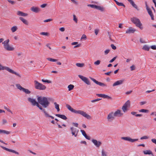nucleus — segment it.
I'll use <instances>...</instances> for the list:
<instances>
[{"label":"nucleus","mask_w":156,"mask_h":156,"mask_svg":"<svg viewBox=\"0 0 156 156\" xmlns=\"http://www.w3.org/2000/svg\"><path fill=\"white\" fill-rule=\"evenodd\" d=\"M28 101L30 102L33 105H36L41 110L44 112V116L46 118H49L50 117L52 119H54V117L50 115L47 112L45 111V109L44 108H43L41 105H39L38 102H37L35 99L30 98H28Z\"/></svg>","instance_id":"f257e3e1"},{"label":"nucleus","mask_w":156,"mask_h":156,"mask_svg":"<svg viewBox=\"0 0 156 156\" xmlns=\"http://www.w3.org/2000/svg\"><path fill=\"white\" fill-rule=\"evenodd\" d=\"M37 100L39 104L41 105L42 107L44 108H47L50 104L49 101L50 100V98L40 96L38 97Z\"/></svg>","instance_id":"f03ea898"},{"label":"nucleus","mask_w":156,"mask_h":156,"mask_svg":"<svg viewBox=\"0 0 156 156\" xmlns=\"http://www.w3.org/2000/svg\"><path fill=\"white\" fill-rule=\"evenodd\" d=\"M67 108L71 112L77 114L81 115L83 116L86 118L87 119H90L91 118L90 116L87 114L86 112L81 110H76L73 108L69 105L67 104L66 105Z\"/></svg>","instance_id":"7ed1b4c3"},{"label":"nucleus","mask_w":156,"mask_h":156,"mask_svg":"<svg viewBox=\"0 0 156 156\" xmlns=\"http://www.w3.org/2000/svg\"><path fill=\"white\" fill-rule=\"evenodd\" d=\"M131 20L134 24L136 25L137 27L139 28L141 30L143 29V28L142 26V24L139 19L135 17H133L131 18Z\"/></svg>","instance_id":"20e7f679"},{"label":"nucleus","mask_w":156,"mask_h":156,"mask_svg":"<svg viewBox=\"0 0 156 156\" xmlns=\"http://www.w3.org/2000/svg\"><path fill=\"white\" fill-rule=\"evenodd\" d=\"M4 69L6 70L7 71H8L10 73H11L12 74H15L16 75H17V76H19V77H21V76L19 73L14 72L13 70L10 69L8 67L3 66L0 63V70H3Z\"/></svg>","instance_id":"39448f33"},{"label":"nucleus","mask_w":156,"mask_h":156,"mask_svg":"<svg viewBox=\"0 0 156 156\" xmlns=\"http://www.w3.org/2000/svg\"><path fill=\"white\" fill-rule=\"evenodd\" d=\"M35 83V87L36 89L40 90H44L46 88V86L36 80L34 81Z\"/></svg>","instance_id":"423d86ee"},{"label":"nucleus","mask_w":156,"mask_h":156,"mask_svg":"<svg viewBox=\"0 0 156 156\" xmlns=\"http://www.w3.org/2000/svg\"><path fill=\"white\" fill-rule=\"evenodd\" d=\"M70 129L72 135L74 136L75 137H76L79 132V130L73 127H71Z\"/></svg>","instance_id":"0eeeda50"},{"label":"nucleus","mask_w":156,"mask_h":156,"mask_svg":"<svg viewBox=\"0 0 156 156\" xmlns=\"http://www.w3.org/2000/svg\"><path fill=\"white\" fill-rule=\"evenodd\" d=\"M79 77L85 83L88 85L90 84V83L88 79L86 77L81 76V75H78Z\"/></svg>","instance_id":"6e6552de"},{"label":"nucleus","mask_w":156,"mask_h":156,"mask_svg":"<svg viewBox=\"0 0 156 156\" xmlns=\"http://www.w3.org/2000/svg\"><path fill=\"white\" fill-rule=\"evenodd\" d=\"M90 78L94 83H95L99 85L100 86H102V87H106L107 86V85L106 84H105L103 83L98 82V81L94 79L91 77H90Z\"/></svg>","instance_id":"1a4fd4ad"},{"label":"nucleus","mask_w":156,"mask_h":156,"mask_svg":"<svg viewBox=\"0 0 156 156\" xmlns=\"http://www.w3.org/2000/svg\"><path fill=\"white\" fill-rule=\"evenodd\" d=\"M122 139L131 142H134L135 141H137L138 140V139H132L129 137H122L121 138Z\"/></svg>","instance_id":"9d476101"},{"label":"nucleus","mask_w":156,"mask_h":156,"mask_svg":"<svg viewBox=\"0 0 156 156\" xmlns=\"http://www.w3.org/2000/svg\"><path fill=\"white\" fill-rule=\"evenodd\" d=\"M114 119V114L113 112H111L109 113L107 117V119L109 122L112 121Z\"/></svg>","instance_id":"9b49d317"},{"label":"nucleus","mask_w":156,"mask_h":156,"mask_svg":"<svg viewBox=\"0 0 156 156\" xmlns=\"http://www.w3.org/2000/svg\"><path fill=\"white\" fill-rule=\"evenodd\" d=\"M0 147L2 148L3 149L5 150L6 151H7L9 152H12L13 153H15V154H19V153L18 152L14 150L9 149L8 148H7L6 147H5L2 146H0Z\"/></svg>","instance_id":"f8f14e48"},{"label":"nucleus","mask_w":156,"mask_h":156,"mask_svg":"<svg viewBox=\"0 0 156 156\" xmlns=\"http://www.w3.org/2000/svg\"><path fill=\"white\" fill-rule=\"evenodd\" d=\"M92 142L97 147H99L101 144L102 143L100 141H98L96 140L92 139Z\"/></svg>","instance_id":"ddd939ff"},{"label":"nucleus","mask_w":156,"mask_h":156,"mask_svg":"<svg viewBox=\"0 0 156 156\" xmlns=\"http://www.w3.org/2000/svg\"><path fill=\"white\" fill-rule=\"evenodd\" d=\"M4 48L7 51H12L14 50L13 47L10 46L9 44H4Z\"/></svg>","instance_id":"4468645a"},{"label":"nucleus","mask_w":156,"mask_h":156,"mask_svg":"<svg viewBox=\"0 0 156 156\" xmlns=\"http://www.w3.org/2000/svg\"><path fill=\"white\" fill-rule=\"evenodd\" d=\"M125 81L124 79L118 80L113 84V87L122 84Z\"/></svg>","instance_id":"2eb2a0df"},{"label":"nucleus","mask_w":156,"mask_h":156,"mask_svg":"<svg viewBox=\"0 0 156 156\" xmlns=\"http://www.w3.org/2000/svg\"><path fill=\"white\" fill-rule=\"evenodd\" d=\"M121 111L120 110L118 109L114 113V116L115 117H120L123 115V113L121 112Z\"/></svg>","instance_id":"dca6fc26"},{"label":"nucleus","mask_w":156,"mask_h":156,"mask_svg":"<svg viewBox=\"0 0 156 156\" xmlns=\"http://www.w3.org/2000/svg\"><path fill=\"white\" fill-rule=\"evenodd\" d=\"M136 30L135 29L133 28L132 27H129L127 30L126 31V33L127 34H131L133 33Z\"/></svg>","instance_id":"f3484780"},{"label":"nucleus","mask_w":156,"mask_h":156,"mask_svg":"<svg viewBox=\"0 0 156 156\" xmlns=\"http://www.w3.org/2000/svg\"><path fill=\"white\" fill-rule=\"evenodd\" d=\"M147 10V11L148 14L150 16L151 20H154V16L151 9H148Z\"/></svg>","instance_id":"a211bd4d"},{"label":"nucleus","mask_w":156,"mask_h":156,"mask_svg":"<svg viewBox=\"0 0 156 156\" xmlns=\"http://www.w3.org/2000/svg\"><path fill=\"white\" fill-rule=\"evenodd\" d=\"M31 10L37 13L40 10V9L37 7L33 6L31 8Z\"/></svg>","instance_id":"6ab92c4d"},{"label":"nucleus","mask_w":156,"mask_h":156,"mask_svg":"<svg viewBox=\"0 0 156 156\" xmlns=\"http://www.w3.org/2000/svg\"><path fill=\"white\" fill-rule=\"evenodd\" d=\"M80 131L82 133L83 135L84 136V137L88 140H90V136L87 135L85 131L83 130H81Z\"/></svg>","instance_id":"aec40b11"},{"label":"nucleus","mask_w":156,"mask_h":156,"mask_svg":"<svg viewBox=\"0 0 156 156\" xmlns=\"http://www.w3.org/2000/svg\"><path fill=\"white\" fill-rule=\"evenodd\" d=\"M17 14L19 16H26L28 15L27 13L23 12L20 11H17Z\"/></svg>","instance_id":"412c9836"},{"label":"nucleus","mask_w":156,"mask_h":156,"mask_svg":"<svg viewBox=\"0 0 156 156\" xmlns=\"http://www.w3.org/2000/svg\"><path fill=\"white\" fill-rule=\"evenodd\" d=\"M55 115L58 117L59 118H60L64 120H66L67 119V118L64 115H61L59 114H57Z\"/></svg>","instance_id":"4be33fe9"},{"label":"nucleus","mask_w":156,"mask_h":156,"mask_svg":"<svg viewBox=\"0 0 156 156\" xmlns=\"http://www.w3.org/2000/svg\"><path fill=\"white\" fill-rule=\"evenodd\" d=\"M143 152L145 154H151L152 156H154L152 152L150 150L144 151Z\"/></svg>","instance_id":"5701e85b"},{"label":"nucleus","mask_w":156,"mask_h":156,"mask_svg":"<svg viewBox=\"0 0 156 156\" xmlns=\"http://www.w3.org/2000/svg\"><path fill=\"white\" fill-rule=\"evenodd\" d=\"M20 20H21L24 24L28 25V22L27 21L26 19H24L22 17H20Z\"/></svg>","instance_id":"b1692460"},{"label":"nucleus","mask_w":156,"mask_h":156,"mask_svg":"<svg viewBox=\"0 0 156 156\" xmlns=\"http://www.w3.org/2000/svg\"><path fill=\"white\" fill-rule=\"evenodd\" d=\"M0 133H3L6 134H9L10 133V132L6 130L0 129Z\"/></svg>","instance_id":"393cba45"},{"label":"nucleus","mask_w":156,"mask_h":156,"mask_svg":"<svg viewBox=\"0 0 156 156\" xmlns=\"http://www.w3.org/2000/svg\"><path fill=\"white\" fill-rule=\"evenodd\" d=\"M16 86L18 89L20 90H22V91L24 88L22 87L19 84H16Z\"/></svg>","instance_id":"a878e982"},{"label":"nucleus","mask_w":156,"mask_h":156,"mask_svg":"<svg viewBox=\"0 0 156 156\" xmlns=\"http://www.w3.org/2000/svg\"><path fill=\"white\" fill-rule=\"evenodd\" d=\"M129 2L132 5V6L134 8H135L137 10H138V7L137 6V5L135 4V3H134V2H133V1L132 0H131L130 2Z\"/></svg>","instance_id":"bb28decb"},{"label":"nucleus","mask_w":156,"mask_h":156,"mask_svg":"<svg viewBox=\"0 0 156 156\" xmlns=\"http://www.w3.org/2000/svg\"><path fill=\"white\" fill-rule=\"evenodd\" d=\"M123 105L126 107H129L130 106V101L129 100L127 101L126 103L124 104Z\"/></svg>","instance_id":"cd10ccee"},{"label":"nucleus","mask_w":156,"mask_h":156,"mask_svg":"<svg viewBox=\"0 0 156 156\" xmlns=\"http://www.w3.org/2000/svg\"><path fill=\"white\" fill-rule=\"evenodd\" d=\"M142 49L146 51H148L150 49V47L147 45H144L143 46Z\"/></svg>","instance_id":"c85d7f7f"},{"label":"nucleus","mask_w":156,"mask_h":156,"mask_svg":"<svg viewBox=\"0 0 156 156\" xmlns=\"http://www.w3.org/2000/svg\"><path fill=\"white\" fill-rule=\"evenodd\" d=\"M54 104L55 105V108L57 110L58 112L60 111V109L59 108V105L56 102L54 103Z\"/></svg>","instance_id":"c756f323"},{"label":"nucleus","mask_w":156,"mask_h":156,"mask_svg":"<svg viewBox=\"0 0 156 156\" xmlns=\"http://www.w3.org/2000/svg\"><path fill=\"white\" fill-rule=\"evenodd\" d=\"M17 30V27L16 26H14L11 28V30L12 32H14Z\"/></svg>","instance_id":"7c9ffc66"},{"label":"nucleus","mask_w":156,"mask_h":156,"mask_svg":"<svg viewBox=\"0 0 156 156\" xmlns=\"http://www.w3.org/2000/svg\"><path fill=\"white\" fill-rule=\"evenodd\" d=\"M74 86L72 84H70L69 85H68V90L69 91H70L72 90Z\"/></svg>","instance_id":"2f4dec72"},{"label":"nucleus","mask_w":156,"mask_h":156,"mask_svg":"<svg viewBox=\"0 0 156 156\" xmlns=\"http://www.w3.org/2000/svg\"><path fill=\"white\" fill-rule=\"evenodd\" d=\"M102 98H107V99H112V98L111 97H110L108 95H105V94H103V96H102Z\"/></svg>","instance_id":"473e14b6"},{"label":"nucleus","mask_w":156,"mask_h":156,"mask_svg":"<svg viewBox=\"0 0 156 156\" xmlns=\"http://www.w3.org/2000/svg\"><path fill=\"white\" fill-rule=\"evenodd\" d=\"M23 91L25 92L26 94H29L31 92L28 89L24 88Z\"/></svg>","instance_id":"72a5a7b5"},{"label":"nucleus","mask_w":156,"mask_h":156,"mask_svg":"<svg viewBox=\"0 0 156 156\" xmlns=\"http://www.w3.org/2000/svg\"><path fill=\"white\" fill-rule=\"evenodd\" d=\"M76 65L78 67H82L84 66V64L83 63H77L76 64Z\"/></svg>","instance_id":"f704fd0d"},{"label":"nucleus","mask_w":156,"mask_h":156,"mask_svg":"<svg viewBox=\"0 0 156 156\" xmlns=\"http://www.w3.org/2000/svg\"><path fill=\"white\" fill-rule=\"evenodd\" d=\"M96 9L101 11H103L104 10V8L103 7H101L100 6L96 5Z\"/></svg>","instance_id":"c9c22d12"},{"label":"nucleus","mask_w":156,"mask_h":156,"mask_svg":"<svg viewBox=\"0 0 156 156\" xmlns=\"http://www.w3.org/2000/svg\"><path fill=\"white\" fill-rule=\"evenodd\" d=\"M47 60H48L49 61H51V62H56L58 60V59H54L51 58H47Z\"/></svg>","instance_id":"e433bc0d"},{"label":"nucleus","mask_w":156,"mask_h":156,"mask_svg":"<svg viewBox=\"0 0 156 156\" xmlns=\"http://www.w3.org/2000/svg\"><path fill=\"white\" fill-rule=\"evenodd\" d=\"M122 109L124 112H127L128 110L127 107L123 105L122 108Z\"/></svg>","instance_id":"4c0bfd02"},{"label":"nucleus","mask_w":156,"mask_h":156,"mask_svg":"<svg viewBox=\"0 0 156 156\" xmlns=\"http://www.w3.org/2000/svg\"><path fill=\"white\" fill-rule=\"evenodd\" d=\"M101 155L102 156H107V153L102 150L101 151Z\"/></svg>","instance_id":"58836bf2"},{"label":"nucleus","mask_w":156,"mask_h":156,"mask_svg":"<svg viewBox=\"0 0 156 156\" xmlns=\"http://www.w3.org/2000/svg\"><path fill=\"white\" fill-rule=\"evenodd\" d=\"M41 81L43 82L47 83H51V81L47 80H45L42 79Z\"/></svg>","instance_id":"ea45409f"},{"label":"nucleus","mask_w":156,"mask_h":156,"mask_svg":"<svg viewBox=\"0 0 156 156\" xmlns=\"http://www.w3.org/2000/svg\"><path fill=\"white\" fill-rule=\"evenodd\" d=\"M140 112L147 113L149 112L148 110L147 109H141L139 111Z\"/></svg>","instance_id":"a19ab883"},{"label":"nucleus","mask_w":156,"mask_h":156,"mask_svg":"<svg viewBox=\"0 0 156 156\" xmlns=\"http://www.w3.org/2000/svg\"><path fill=\"white\" fill-rule=\"evenodd\" d=\"M87 6L88 7H90L92 8L96 9V5L93 4H88L87 5Z\"/></svg>","instance_id":"79ce46f5"},{"label":"nucleus","mask_w":156,"mask_h":156,"mask_svg":"<svg viewBox=\"0 0 156 156\" xmlns=\"http://www.w3.org/2000/svg\"><path fill=\"white\" fill-rule=\"evenodd\" d=\"M50 118H51H51L50 117L49 118H47V119L49 121H51V122L53 124H56V122H55V121H54V120H51H51H50Z\"/></svg>","instance_id":"37998d69"},{"label":"nucleus","mask_w":156,"mask_h":156,"mask_svg":"<svg viewBox=\"0 0 156 156\" xmlns=\"http://www.w3.org/2000/svg\"><path fill=\"white\" fill-rule=\"evenodd\" d=\"M101 62V61L100 60H98L96 62H94V64L95 65H99Z\"/></svg>","instance_id":"c03bdc74"},{"label":"nucleus","mask_w":156,"mask_h":156,"mask_svg":"<svg viewBox=\"0 0 156 156\" xmlns=\"http://www.w3.org/2000/svg\"><path fill=\"white\" fill-rule=\"evenodd\" d=\"M9 39H7L6 41H5L3 42H2V44H9Z\"/></svg>","instance_id":"a18cd8bd"},{"label":"nucleus","mask_w":156,"mask_h":156,"mask_svg":"<svg viewBox=\"0 0 156 156\" xmlns=\"http://www.w3.org/2000/svg\"><path fill=\"white\" fill-rule=\"evenodd\" d=\"M4 108L8 112H10L12 114V112L11 110L9 108H7V107L5 106H4Z\"/></svg>","instance_id":"49530a36"},{"label":"nucleus","mask_w":156,"mask_h":156,"mask_svg":"<svg viewBox=\"0 0 156 156\" xmlns=\"http://www.w3.org/2000/svg\"><path fill=\"white\" fill-rule=\"evenodd\" d=\"M117 3V5L119 6H123L124 7H125V5L122 3L118 2Z\"/></svg>","instance_id":"de8ad7c7"},{"label":"nucleus","mask_w":156,"mask_h":156,"mask_svg":"<svg viewBox=\"0 0 156 156\" xmlns=\"http://www.w3.org/2000/svg\"><path fill=\"white\" fill-rule=\"evenodd\" d=\"M73 20L76 23H77V18H76V16L75 15H73Z\"/></svg>","instance_id":"09e8293b"},{"label":"nucleus","mask_w":156,"mask_h":156,"mask_svg":"<svg viewBox=\"0 0 156 156\" xmlns=\"http://www.w3.org/2000/svg\"><path fill=\"white\" fill-rule=\"evenodd\" d=\"M117 57V56H116L114 57L111 60L109 61V62L110 63L112 62L115 60V59H116Z\"/></svg>","instance_id":"8fccbe9b"},{"label":"nucleus","mask_w":156,"mask_h":156,"mask_svg":"<svg viewBox=\"0 0 156 156\" xmlns=\"http://www.w3.org/2000/svg\"><path fill=\"white\" fill-rule=\"evenodd\" d=\"M111 46L113 50H115L116 49V47L113 44H112L111 45Z\"/></svg>","instance_id":"3c124183"},{"label":"nucleus","mask_w":156,"mask_h":156,"mask_svg":"<svg viewBox=\"0 0 156 156\" xmlns=\"http://www.w3.org/2000/svg\"><path fill=\"white\" fill-rule=\"evenodd\" d=\"M130 68L131 71H133L135 70V66L134 65H133L130 67Z\"/></svg>","instance_id":"603ef678"},{"label":"nucleus","mask_w":156,"mask_h":156,"mask_svg":"<svg viewBox=\"0 0 156 156\" xmlns=\"http://www.w3.org/2000/svg\"><path fill=\"white\" fill-rule=\"evenodd\" d=\"M110 51V50L109 49H107L105 51L104 53L105 55H107Z\"/></svg>","instance_id":"864d4df0"},{"label":"nucleus","mask_w":156,"mask_h":156,"mask_svg":"<svg viewBox=\"0 0 156 156\" xmlns=\"http://www.w3.org/2000/svg\"><path fill=\"white\" fill-rule=\"evenodd\" d=\"M7 1L12 5H13L15 3V2L14 1L10 0H8Z\"/></svg>","instance_id":"5fc2aeb1"},{"label":"nucleus","mask_w":156,"mask_h":156,"mask_svg":"<svg viewBox=\"0 0 156 156\" xmlns=\"http://www.w3.org/2000/svg\"><path fill=\"white\" fill-rule=\"evenodd\" d=\"M148 138V137L147 136H144L143 137H142L140 138L141 140H143V139H147Z\"/></svg>","instance_id":"6e6d98bb"},{"label":"nucleus","mask_w":156,"mask_h":156,"mask_svg":"<svg viewBox=\"0 0 156 156\" xmlns=\"http://www.w3.org/2000/svg\"><path fill=\"white\" fill-rule=\"evenodd\" d=\"M41 34L47 36L48 34V33L47 32H42L41 33Z\"/></svg>","instance_id":"4d7b16f0"},{"label":"nucleus","mask_w":156,"mask_h":156,"mask_svg":"<svg viewBox=\"0 0 156 156\" xmlns=\"http://www.w3.org/2000/svg\"><path fill=\"white\" fill-rule=\"evenodd\" d=\"M86 39H87V37H86V35H85L84 34H83L82 36V37H81V39H84V40H86Z\"/></svg>","instance_id":"13d9d810"},{"label":"nucleus","mask_w":156,"mask_h":156,"mask_svg":"<svg viewBox=\"0 0 156 156\" xmlns=\"http://www.w3.org/2000/svg\"><path fill=\"white\" fill-rule=\"evenodd\" d=\"M151 48L153 50H156V46L155 45H152L151 46Z\"/></svg>","instance_id":"bf43d9fd"},{"label":"nucleus","mask_w":156,"mask_h":156,"mask_svg":"<svg viewBox=\"0 0 156 156\" xmlns=\"http://www.w3.org/2000/svg\"><path fill=\"white\" fill-rule=\"evenodd\" d=\"M52 20V19H48L46 20H44V22H48L51 21Z\"/></svg>","instance_id":"052dcab7"},{"label":"nucleus","mask_w":156,"mask_h":156,"mask_svg":"<svg viewBox=\"0 0 156 156\" xmlns=\"http://www.w3.org/2000/svg\"><path fill=\"white\" fill-rule=\"evenodd\" d=\"M72 125L76 127H78V124L77 123L73 122L72 123Z\"/></svg>","instance_id":"680f3d73"},{"label":"nucleus","mask_w":156,"mask_h":156,"mask_svg":"<svg viewBox=\"0 0 156 156\" xmlns=\"http://www.w3.org/2000/svg\"><path fill=\"white\" fill-rule=\"evenodd\" d=\"M147 103L146 101H141L140 102V104L141 105H143L145 104H146Z\"/></svg>","instance_id":"e2e57ef3"},{"label":"nucleus","mask_w":156,"mask_h":156,"mask_svg":"<svg viewBox=\"0 0 156 156\" xmlns=\"http://www.w3.org/2000/svg\"><path fill=\"white\" fill-rule=\"evenodd\" d=\"M59 30L63 32V31H65V28L64 27H61L60 28H59Z\"/></svg>","instance_id":"0e129e2a"},{"label":"nucleus","mask_w":156,"mask_h":156,"mask_svg":"<svg viewBox=\"0 0 156 156\" xmlns=\"http://www.w3.org/2000/svg\"><path fill=\"white\" fill-rule=\"evenodd\" d=\"M151 140L153 143L156 144V139H151Z\"/></svg>","instance_id":"69168bd1"},{"label":"nucleus","mask_w":156,"mask_h":156,"mask_svg":"<svg viewBox=\"0 0 156 156\" xmlns=\"http://www.w3.org/2000/svg\"><path fill=\"white\" fill-rule=\"evenodd\" d=\"M112 72V71H109L107 73H105V74L106 75L109 76L110 74Z\"/></svg>","instance_id":"338daca9"},{"label":"nucleus","mask_w":156,"mask_h":156,"mask_svg":"<svg viewBox=\"0 0 156 156\" xmlns=\"http://www.w3.org/2000/svg\"><path fill=\"white\" fill-rule=\"evenodd\" d=\"M99 30L98 29H95L94 30V32L95 34L96 35H97L98 34V32H99Z\"/></svg>","instance_id":"774afa93"}]
</instances>
